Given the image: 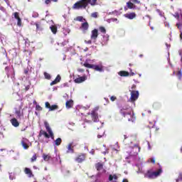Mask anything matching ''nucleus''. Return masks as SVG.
Masks as SVG:
<instances>
[{
	"label": "nucleus",
	"mask_w": 182,
	"mask_h": 182,
	"mask_svg": "<svg viewBox=\"0 0 182 182\" xmlns=\"http://www.w3.org/2000/svg\"><path fill=\"white\" fill-rule=\"evenodd\" d=\"M89 4L91 6L97 5V0H80L73 6V9H86Z\"/></svg>",
	"instance_id": "f257e3e1"
},
{
	"label": "nucleus",
	"mask_w": 182,
	"mask_h": 182,
	"mask_svg": "<svg viewBox=\"0 0 182 182\" xmlns=\"http://www.w3.org/2000/svg\"><path fill=\"white\" fill-rule=\"evenodd\" d=\"M60 80H62V77H60L59 75H57V77H55V79L50 82V86H53V85H56L58 83H59V82H60Z\"/></svg>",
	"instance_id": "2eb2a0df"
},
{
	"label": "nucleus",
	"mask_w": 182,
	"mask_h": 182,
	"mask_svg": "<svg viewBox=\"0 0 182 182\" xmlns=\"http://www.w3.org/2000/svg\"><path fill=\"white\" fill-rule=\"evenodd\" d=\"M137 163L139 173H143V164L144 163V161H143V159H141V158H138Z\"/></svg>",
	"instance_id": "9d476101"
},
{
	"label": "nucleus",
	"mask_w": 182,
	"mask_h": 182,
	"mask_svg": "<svg viewBox=\"0 0 182 182\" xmlns=\"http://www.w3.org/2000/svg\"><path fill=\"white\" fill-rule=\"evenodd\" d=\"M118 75L122 77H127L130 74L127 71L122 70L118 73Z\"/></svg>",
	"instance_id": "a211bd4d"
},
{
	"label": "nucleus",
	"mask_w": 182,
	"mask_h": 182,
	"mask_svg": "<svg viewBox=\"0 0 182 182\" xmlns=\"http://www.w3.org/2000/svg\"><path fill=\"white\" fill-rule=\"evenodd\" d=\"M151 31H154V27L151 26Z\"/></svg>",
	"instance_id": "680f3d73"
},
{
	"label": "nucleus",
	"mask_w": 182,
	"mask_h": 182,
	"mask_svg": "<svg viewBox=\"0 0 182 182\" xmlns=\"http://www.w3.org/2000/svg\"><path fill=\"white\" fill-rule=\"evenodd\" d=\"M34 25L36 26V32H41L43 31V26H42V23H41V21L34 23Z\"/></svg>",
	"instance_id": "ddd939ff"
},
{
	"label": "nucleus",
	"mask_w": 182,
	"mask_h": 182,
	"mask_svg": "<svg viewBox=\"0 0 182 182\" xmlns=\"http://www.w3.org/2000/svg\"><path fill=\"white\" fill-rule=\"evenodd\" d=\"M98 36H99V31L97 29L95 28L91 31L90 39L92 41H96Z\"/></svg>",
	"instance_id": "6e6552de"
},
{
	"label": "nucleus",
	"mask_w": 182,
	"mask_h": 182,
	"mask_svg": "<svg viewBox=\"0 0 182 182\" xmlns=\"http://www.w3.org/2000/svg\"><path fill=\"white\" fill-rule=\"evenodd\" d=\"M164 26L170 28V23H167V21H164Z\"/></svg>",
	"instance_id": "3c124183"
},
{
	"label": "nucleus",
	"mask_w": 182,
	"mask_h": 182,
	"mask_svg": "<svg viewBox=\"0 0 182 182\" xmlns=\"http://www.w3.org/2000/svg\"><path fill=\"white\" fill-rule=\"evenodd\" d=\"M112 177H113L114 180H117V178H118L117 175H116V174H114L112 176Z\"/></svg>",
	"instance_id": "6e6d98bb"
},
{
	"label": "nucleus",
	"mask_w": 182,
	"mask_h": 182,
	"mask_svg": "<svg viewBox=\"0 0 182 182\" xmlns=\"http://www.w3.org/2000/svg\"><path fill=\"white\" fill-rule=\"evenodd\" d=\"M166 46L168 49H170V45H168V43H166Z\"/></svg>",
	"instance_id": "bf43d9fd"
},
{
	"label": "nucleus",
	"mask_w": 182,
	"mask_h": 182,
	"mask_svg": "<svg viewBox=\"0 0 182 182\" xmlns=\"http://www.w3.org/2000/svg\"><path fill=\"white\" fill-rule=\"evenodd\" d=\"M16 114H17V117H18V119H21V117H22V116H23V114L21 113V110H16Z\"/></svg>",
	"instance_id": "72a5a7b5"
},
{
	"label": "nucleus",
	"mask_w": 182,
	"mask_h": 182,
	"mask_svg": "<svg viewBox=\"0 0 182 182\" xmlns=\"http://www.w3.org/2000/svg\"><path fill=\"white\" fill-rule=\"evenodd\" d=\"M37 159H38V154H34L31 159V162L34 163V161H36Z\"/></svg>",
	"instance_id": "cd10ccee"
},
{
	"label": "nucleus",
	"mask_w": 182,
	"mask_h": 182,
	"mask_svg": "<svg viewBox=\"0 0 182 182\" xmlns=\"http://www.w3.org/2000/svg\"><path fill=\"white\" fill-rule=\"evenodd\" d=\"M86 160V154H80L75 158L77 163H83Z\"/></svg>",
	"instance_id": "0eeeda50"
},
{
	"label": "nucleus",
	"mask_w": 182,
	"mask_h": 182,
	"mask_svg": "<svg viewBox=\"0 0 182 182\" xmlns=\"http://www.w3.org/2000/svg\"><path fill=\"white\" fill-rule=\"evenodd\" d=\"M17 25L18 26H22V21L21 20V17L17 18Z\"/></svg>",
	"instance_id": "4c0bfd02"
},
{
	"label": "nucleus",
	"mask_w": 182,
	"mask_h": 182,
	"mask_svg": "<svg viewBox=\"0 0 182 182\" xmlns=\"http://www.w3.org/2000/svg\"><path fill=\"white\" fill-rule=\"evenodd\" d=\"M99 14L97 12H94L92 14H91V16L92 18H97Z\"/></svg>",
	"instance_id": "58836bf2"
},
{
	"label": "nucleus",
	"mask_w": 182,
	"mask_h": 182,
	"mask_svg": "<svg viewBox=\"0 0 182 182\" xmlns=\"http://www.w3.org/2000/svg\"><path fill=\"white\" fill-rule=\"evenodd\" d=\"M179 55L181 56V62L182 63V52L181 50H179Z\"/></svg>",
	"instance_id": "4d7b16f0"
},
{
	"label": "nucleus",
	"mask_w": 182,
	"mask_h": 182,
	"mask_svg": "<svg viewBox=\"0 0 182 182\" xmlns=\"http://www.w3.org/2000/svg\"><path fill=\"white\" fill-rule=\"evenodd\" d=\"M162 173L163 168L159 166V168L157 171H153V169L147 171V172L144 173V178H149V180H153L154 178H157V177H160Z\"/></svg>",
	"instance_id": "20e7f679"
},
{
	"label": "nucleus",
	"mask_w": 182,
	"mask_h": 182,
	"mask_svg": "<svg viewBox=\"0 0 182 182\" xmlns=\"http://www.w3.org/2000/svg\"><path fill=\"white\" fill-rule=\"evenodd\" d=\"M124 16L128 19H134V18H136V14L134 13L126 14H124Z\"/></svg>",
	"instance_id": "aec40b11"
},
{
	"label": "nucleus",
	"mask_w": 182,
	"mask_h": 182,
	"mask_svg": "<svg viewBox=\"0 0 182 182\" xmlns=\"http://www.w3.org/2000/svg\"><path fill=\"white\" fill-rule=\"evenodd\" d=\"M85 43H87V45H92V41L91 40L85 41Z\"/></svg>",
	"instance_id": "09e8293b"
},
{
	"label": "nucleus",
	"mask_w": 182,
	"mask_h": 182,
	"mask_svg": "<svg viewBox=\"0 0 182 182\" xmlns=\"http://www.w3.org/2000/svg\"><path fill=\"white\" fill-rule=\"evenodd\" d=\"M59 107L56 105H51L49 108V112H53V110H58Z\"/></svg>",
	"instance_id": "393cba45"
},
{
	"label": "nucleus",
	"mask_w": 182,
	"mask_h": 182,
	"mask_svg": "<svg viewBox=\"0 0 182 182\" xmlns=\"http://www.w3.org/2000/svg\"><path fill=\"white\" fill-rule=\"evenodd\" d=\"M156 12H158L159 16H164V13L160 11V9H156Z\"/></svg>",
	"instance_id": "ea45409f"
},
{
	"label": "nucleus",
	"mask_w": 182,
	"mask_h": 182,
	"mask_svg": "<svg viewBox=\"0 0 182 182\" xmlns=\"http://www.w3.org/2000/svg\"><path fill=\"white\" fill-rule=\"evenodd\" d=\"M177 182L182 181V173H181L178 176V178L176 180Z\"/></svg>",
	"instance_id": "c03bdc74"
},
{
	"label": "nucleus",
	"mask_w": 182,
	"mask_h": 182,
	"mask_svg": "<svg viewBox=\"0 0 182 182\" xmlns=\"http://www.w3.org/2000/svg\"><path fill=\"white\" fill-rule=\"evenodd\" d=\"M5 72L6 73V75H7V77L9 78V76H10V75H9V67H6L5 68Z\"/></svg>",
	"instance_id": "c9c22d12"
},
{
	"label": "nucleus",
	"mask_w": 182,
	"mask_h": 182,
	"mask_svg": "<svg viewBox=\"0 0 182 182\" xmlns=\"http://www.w3.org/2000/svg\"><path fill=\"white\" fill-rule=\"evenodd\" d=\"M29 89H31V86L27 85V86L25 87L26 92H28V90H29Z\"/></svg>",
	"instance_id": "5fc2aeb1"
},
{
	"label": "nucleus",
	"mask_w": 182,
	"mask_h": 182,
	"mask_svg": "<svg viewBox=\"0 0 182 182\" xmlns=\"http://www.w3.org/2000/svg\"><path fill=\"white\" fill-rule=\"evenodd\" d=\"M147 113H149V114H150V113H151V111L149 110V111H147Z\"/></svg>",
	"instance_id": "0e129e2a"
},
{
	"label": "nucleus",
	"mask_w": 182,
	"mask_h": 182,
	"mask_svg": "<svg viewBox=\"0 0 182 182\" xmlns=\"http://www.w3.org/2000/svg\"><path fill=\"white\" fill-rule=\"evenodd\" d=\"M53 2H58V0H51Z\"/></svg>",
	"instance_id": "69168bd1"
},
{
	"label": "nucleus",
	"mask_w": 182,
	"mask_h": 182,
	"mask_svg": "<svg viewBox=\"0 0 182 182\" xmlns=\"http://www.w3.org/2000/svg\"><path fill=\"white\" fill-rule=\"evenodd\" d=\"M65 106L68 109H70L73 106V100H70L66 102Z\"/></svg>",
	"instance_id": "5701e85b"
},
{
	"label": "nucleus",
	"mask_w": 182,
	"mask_h": 182,
	"mask_svg": "<svg viewBox=\"0 0 182 182\" xmlns=\"http://www.w3.org/2000/svg\"><path fill=\"white\" fill-rule=\"evenodd\" d=\"M74 21H77L78 22H82L83 21V16H77L75 18H74Z\"/></svg>",
	"instance_id": "7c9ffc66"
},
{
	"label": "nucleus",
	"mask_w": 182,
	"mask_h": 182,
	"mask_svg": "<svg viewBox=\"0 0 182 182\" xmlns=\"http://www.w3.org/2000/svg\"><path fill=\"white\" fill-rule=\"evenodd\" d=\"M11 79H12L13 80H15V70H14V69H13V70H12V77H11Z\"/></svg>",
	"instance_id": "37998d69"
},
{
	"label": "nucleus",
	"mask_w": 182,
	"mask_h": 182,
	"mask_svg": "<svg viewBox=\"0 0 182 182\" xmlns=\"http://www.w3.org/2000/svg\"><path fill=\"white\" fill-rule=\"evenodd\" d=\"M144 19H146L149 21V26H150V21H151V17L150 16H146L144 17Z\"/></svg>",
	"instance_id": "f704fd0d"
},
{
	"label": "nucleus",
	"mask_w": 182,
	"mask_h": 182,
	"mask_svg": "<svg viewBox=\"0 0 182 182\" xmlns=\"http://www.w3.org/2000/svg\"><path fill=\"white\" fill-rule=\"evenodd\" d=\"M180 38H181V39L182 40V32H181V34H180Z\"/></svg>",
	"instance_id": "e2e57ef3"
},
{
	"label": "nucleus",
	"mask_w": 182,
	"mask_h": 182,
	"mask_svg": "<svg viewBox=\"0 0 182 182\" xmlns=\"http://www.w3.org/2000/svg\"><path fill=\"white\" fill-rule=\"evenodd\" d=\"M132 2H137V0H132Z\"/></svg>",
	"instance_id": "338daca9"
},
{
	"label": "nucleus",
	"mask_w": 182,
	"mask_h": 182,
	"mask_svg": "<svg viewBox=\"0 0 182 182\" xmlns=\"http://www.w3.org/2000/svg\"><path fill=\"white\" fill-rule=\"evenodd\" d=\"M136 99H137V91L132 90L131 92L130 100L131 102H136Z\"/></svg>",
	"instance_id": "4468645a"
},
{
	"label": "nucleus",
	"mask_w": 182,
	"mask_h": 182,
	"mask_svg": "<svg viewBox=\"0 0 182 182\" xmlns=\"http://www.w3.org/2000/svg\"><path fill=\"white\" fill-rule=\"evenodd\" d=\"M80 29L82 31L83 33H86V31H89V23H87V21L82 23L80 27Z\"/></svg>",
	"instance_id": "1a4fd4ad"
},
{
	"label": "nucleus",
	"mask_w": 182,
	"mask_h": 182,
	"mask_svg": "<svg viewBox=\"0 0 182 182\" xmlns=\"http://www.w3.org/2000/svg\"><path fill=\"white\" fill-rule=\"evenodd\" d=\"M109 181H113V176L112 175L109 176Z\"/></svg>",
	"instance_id": "603ef678"
},
{
	"label": "nucleus",
	"mask_w": 182,
	"mask_h": 182,
	"mask_svg": "<svg viewBox=\"0 0 182 182\" xmlns=\"http://www.w3.org/2000/svg\"><path fill=\"white\" fill-rule=\"evenodd\" d=\"M148 149H149V150H151V146H150L149 142H148Z\"/></svg>",
	"instance_id": "13d9d810"
},
{
	"label": "nucleus",
	"mask_w": 182,
	"mask_h": 182,
	"mask_svg": "<svg viewBox=\"0 0 182 182\" xmlns=\"http://www.w3.org/2000/svg\"><path fill=\"white\" fill-rule=\"evenodd\" d=\"M99 31L100 32H101L102 33L105 34L106 33V28L103 26H100L99 27Z\"/></svg>",
	"instance_id": "c756f323"
},
{
	"label": "nucleus",
	"mask_w": 182,
	"mask_h": 182,
	"mask_svg": "<svg viewBox=\"0 0 182 182\" xmlns=\"http://www.w3.org/2000/svg\"><path fill=\"white\" fill-rule=\"evenodd\" d=\"M21 146L23 147L25 150H28L29 149V146L26 144V139H23L21 140Z\"/></svg>",
	"instance_id": "6ab92c4d"
},
{
	"label": "nucleus",
	"mask_w": 182,
	"mask_h": 182,
	"mask_svg": "<svg viewBox=\"0 0 182 182\" xmlns=\"http://www.w3.org/2000/svg\"><path fill=\"white\" fill-rule=\"evenodd\" d=\"M120 113L124 117H127L129 122H136V117L134 116V112H133L132 107H124L121 109Z\"/></svg>",
	"instance_id": "7ed1b4c3"
},
{
	"label": "nucleus",
	"mask_w": 182,
	"mask_h": 182,
	"mask_svg": "<svg viewBox=\"0 0 182 182\" xmlns=\"http://www.w3.org/2000/svg\"><path fill=\"white\" fill-rule=\"evenodd\" d=\"M105 41L104 42V43L106 45V43H107V41H109V36H103V38L105 39Z\"/></svg>",
	"instance_id": "49530a36"
},
{
	"label": "nucleus",
	"mask_w": 182,
	"mask_h": 182,
	"mask_svg": "<svg viewBox=\"0 0 182 182\" xmlns=\"http://www.w3.org/2000/svg\"><path fill=\"white\" fill-rule=\"evenodd\" d=\"M134 5V4H133V3H132L131 1L127 3V6L129 9H132Z\"/></svg>",
	"instance_id": "2f4dec72"
},
{
	"label": "nucleus",
	"mask_w": 182,
	"mask_h": 182,
	"mask_svg": "<svg viewBox=\"0 0 182 182\" xmlns=\"http://www.w3.org/2000/svg\"><path fill=\"white\" fill-rule=\"evenodd\" d=\"M100 132H98V135H97V138L98 139H102V137H103V136H105V131H103V129L100 130Z\"/></svg>",
	"instance_id": "c85d7f7f"
},
{
	"label": "nucleus",
	"mask_w": 182,
	"mask_h": 182,
	"mask_svg": "<svg viewBox=\"0 0 182 182\" xmlns=\"http://www.w3.org/2000/svg\"><path fill=\"white\" fill-rule=\"evenodd\" d=\"M44 77L46 79H48V80H50L51 76L49 73L45 72L44 73Z\"/></svg>",
	"instance_id": "473e14b6"
},
{
	"label": "nucleus",
	"mask_w": 182,
	"mask_h": 182,
	"mask_svg": "<svg viewBox=\"0 0 182 182\" xmlns=\"http://www.w3.org/2000/svg\"><path fill=\"white\" fill-rule=\"evenodd\" d=\"M44 126L48 132L43 131V129H41L38 134V137H42V136H44L45 139H51L52 140H55V134H53V131H52V128H50L49 123L46 121L44 122Z\"/></svg>",
	"instance_id": "f03ea898"
},
{
	"label": "nucleus",
	"mask_w": 182,
	"mask_h": 182,
	"mask_svg": "<svg viewBox=\"0 0 182 182\" xmlns=\"http://www.w3.org/2000/svg\"><path fill=\"white\" fill-rule=\"evenodd\" d=\"M62 144V138H58L54 141L55 146H60Z\"/></svg>",
	"instance_id": "b1692460"
},
{
	"label": "nucleus",
	"mask_w": 182,
	"mask_h": 182,
	"mask_svg": "<svg viewBox=\"0 0 182 182\" xmlns=\"http://www.w3.org/2000/svg\"><path fill=\"white\" fill-rule=\"evenodd\" d=\"M36 110H37L38 112H42V107H41V105H37L36 106Z\"/></svg>",
	"instance_id": "e433bc0d"
},
{
	"label": "nucleus",
	"mask_w": 182,
	"mask_h": 182,
	"mask_svg": "<svg viewBox=\"0 0 182 182\" xmlns=\"http://www.w3.org/2000/svg\"><path fill=\"white\" fill-rule=\"evenodd\" d=\"M24 173L29 176V177H32V176H33V174H32V171L29 168H25Z\"/></svg>",
	"instance_id": "4be33fe9"
},
{
	"label": "nucleus",
	"mask_w": 182,
	"mask_h": 182,
	"mask_svg": "<svg viewBox=\"0 0 182 182\" xmlns=\"http://www.w3.org/2000/svg\"><path fill=\"white\" fill-rule=\"evenodd\" d=\"M82 66H85V68H88V69H93L94 70H96L97 72H103V68L100 65H96L85 63L82 65Z\"/></svg>",
	"instance_id": "39448f33"
},
{
	"label": "nucleus",
	"mask_w": 182,
	"mask_h": 182,
	"mask_svg": "<svg viewBox=\"0 0 182 182\" xmlns=\"http://www.w3.org/2000/svg\"><path fill=\"white\" fill-rule=\"evenodd\" d=\"M45 105H46V109H50V104L49 103V102H46L45 103Z\"/></svg>",
	"instance_id": "79ce46f5"
},
{
	"label": "nucleus",
	"mask_w": 182,
	"mask_h": 182,
	"mask_svg": "<svg viewBox=\"0 0 182 182\" xmlns=\"http://www.w3.org/2000/svg\"><path fill=\"white\" fill-rule=\"evenodd\" d=\"M12 126H14V127H19V122H18V119H16V118H13L10 120Z\"/></svg>",
	"instance_id": "dca6fc26"
},
{
	"label": "nucleus",
	"mask_w": 182,
	"mask_h": 182,
	"mask_svg": "<svg viewBox=\"0 0 182 182\" xmlns=\"http://www.w3.org/2000/svg\"><path fill=\"white\" fill-rule=\"evenodd\" d=\"M77 70V72H80V73H83V72H85V69L82 68H78Z\"/></svg>",
	"instance_id": "a18cd8bd"
},
{
	"label": "nucleus",
	"mask_w": 182,
	"mask_h": 182,
	"mask_svg": "<svg viewBox=\"0 0 182 182\" xmlns=\"http://www.w3.org/2000/svg\"><path fill=\"white\" fill-rule=\"evenodd\" d=\"M150 161H151V163H153L154 164V163H156V159L154 158H151Z\"/></svg>",
	"instance_id": "864d4df0"
},
{
	"label": "nucleus",
	"mask_w": 182,
	"mask_h": 182,
	"mask_svg": "<svg viewBox=\"0 0 182 182\" xmlns=\"http://www.w3.org/2000/svg\"><path fill=\"white\" fill-rule=\"evenodd\" d=\"M43 159L45 161H49L50 160V155L43 154Z\"/></svg>",
	"instance_id": "a878e982"
},
{
	"label": "nucleus",
	"mask_w": 182,
	"mask_h": 182,
	"mask_svg": "<svg viewBox=\"0 0 182 182\" xmlns=\"http://www.w3.org/2000/svg\"><path fill=\"white\" fill-rule=\"evenodd\" d=\"M103 163L98 162L95 164V168L97 169V171H102V170H103Z\"/></svg>",
	"instance_id": "f3484780"
},
{
	"label": "nucleus",
	"mask_w": 182,
	"mask_h": 182,
	"mask_svg": "<svg viewBox=\"0 0 182 182\" xmlns=\"http://www.w3.org/2000/svg\"><path fill=\"white\" fill-rule=\"evenodd\" d=\"M51 1H52V0H46V1H45V4H46V5H49V4H50Z\"/></svg>",
	"instance_id": "8fccbe9b"
},
{
	"label": "nucleus",
	"mask_w": 182,
	"mask_h": 182,
	"mask_svg": "<svg viewBox=\"0 0 182 182\" xmlns=\"http://www.w3.org/2000/svg\"><path fill=\"white\" fill-rule=\"evenodd\" d=\"M122 182H129L127 179H123Z\"/></svg>",
	"instance_id": "052dcab7"
},
{
	"label": "nucleus",
	"mask_w": 182,
	"mask_h": 182,
	"mask_svg": "<svg viewBox=\"0 0 182 182\" xmlns=\"http://www.w3.org/2000/svg\"><path fill=\"white\" fill-rule=\"evenodd\" d=\"M116 99H117L115 96H112L111 97H110V100L112 101V102H114V100H116Z\"/></svg>",
	"instance_id": "de8ad7c7"
},
{
	"label": "nucleus",
	"mask_w": 182,
	"mask_h": 182,
	"mask_svg": "<svg viewBox=\"0 0 182 182\" xmlns=\"http://www.w3.org/2000/svg\"><path fill=\"white\" fill-rule=\"evenodd\" d=\"M15 19H19L21 17H19V13L15 12L14 14Z\"/></svg>",
	"instance_id": "a19ab883"
},
{
	"label": "nucleus",
	"mask_w": 182,
	"mask_h": 182,
	"mask_svg": "<svg viewBox=\"0 0 182 182\" xmlns=\"http://www.w3.org/2000/svg\"><path fill=\"white\" fill-rule=\"evenodd\" d=\"M67 154H73V153H75V149H73V143H70L68 146H67Z\"/></svg>",
	"instance_id": "f8f14e48"
},
{
	"label": "nucleus",
	"mask_w": 182,
	"mask_h": 182,
	"mask_svg": "<svg viewBox=\"0 0 182 182\" xmlns=\"http://www.w3.org/2000/svg\"><path fill=\"white\" fill-rule=\"evenodd\" d=\"M97 110H99V107H96L91 112V117L93 122H98L99 121V116L97 115Z\"/></svg>",
	"instance_id": "423d86ee"
},
{
	"label": "nucleus",
	"mask_w": 182,
	"mask_h": 182,
	"mask_svg": "<svg viewBox=\"0 0 182 182\" xmlns=\"http://www.w3.org/2000/svg\"><path fill=\"white\" fill-rule=\"evenodd\" d=\"M181 153H182V147L181 148Z\"/></svg>",
	"instance_id": "774afa93"
},
{
	"label": "nucleus",
	"mask_w": 182,
	"mask_h": 182,
	"mask_svg": "<svg viewBox=\"0 0 182 182\" xmlns=\"http://www.w3.org/2000/svg\"><path fill=\"white\" fill-rule=\"evenodd\" d=\"M87 79V77L86 75H83L82 77L78 76V77L75 78L74 80L75 83H83L85 80Z\"/></svg>",
	"instance_id": "9b49d317"
},
{
	"label": "nucleus",
	"mask_w": 182,
	"mask_h": 182,
	"mask_svg": "<svg viewBox=\"0 0 182 182\" xmlns=\"http://www.w3.org/2000/svg\"><path fill=\"white\" fill-rule=\"evenodd\" d=\"M176 75L178 77V80L181 81V79H182V71H181V70H178L176 73Z\"/></svg>",
	"instance_id": "bb28decb"
},
{
	"label": "nucleus",
	"mask_w": 182,
	"mask_h": 182,
	"mask_svg": "<svg viewBox=\"0 0 182 182\" xmlns=\"http://www.w3.org/2000/svg\"><path fill=\"white\" fill-rule=\"evenodd\" d=\"M50 29L51 32L53 33V35H56V33H58V26L55 25L50 26Z\"/></svg>",
	"instance_id": "412c9836"
}]
</instances>
